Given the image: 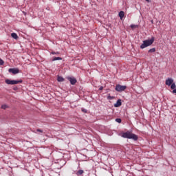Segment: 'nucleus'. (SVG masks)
Here are the masks:
<instances>
[{
	"label": "nucleus",
	"mask_w": 176,
	"mask_h": 176,
	"mask_svg": "<svg viewBox=\"0 0 176 176\" xmlns=\"http://www.w3.org/2000/svg\"><path fill=\"white\" fill-rule=\"evenodd\" d=\"M151 24H153V20L151 21Z\"/></svg>",
	"instance_id": "a878e982"
},
{
	"label": "nucleus",
	"mask_w": 176,
	"mask_h": 176,
	"mask_svg": "<svg viewBox=\"0 0 176 176\" xmlns=\"http://www.w3.org/2000/svg\"><path fill=\"white\" fill-rule=\"evenodd\" d=\"M58 82H64L65 79L63 78V76H58L57 78Z\"/></svg>",
	"instance_id": "f8f14e48"
},
{
	"label": "nucleus",
	"mask_w": 176,
	"mask_h": 176,
	"mask_svg": "<svg viewBox=\"0 0 176 176\" xmlns=\"http://www.w3.org/2000/svg\"><path fill=\"white\" fill-rule=\"evenodd\" d=\"M172 93L176 94V89H173V91H172Z\"/></svg>",
	"instance_id": "b1692460"
},
{
	"label": "nucleus",
	"mask_w": 176,
	"mask_h": 176,
	"mask_svg": "<svg viewBox=\"0 0 176 176\" xmlns=\"http://www.w3.org/2000/svg\"><path fill=\"white\" fill-rule=\"evenodd\" d=\"M116 122H117V123H122V119H120V118H116Z\"/></svg>",
	"instance_id": "dca6fc26"
},
{
	"label": "nucleus",
	"mask_w": 176,
	"mask_h": 176,
	"mask_svg": "<svg viewBox=\"0 0 176 176\" xmlns=\"http://www.w3.org/2000/svg\"><path fill=\"white\" fill-rule=\"evenodd\" d=\"M103 89H104V87H100L99 88V90H102Z\"/></svg>",
	"instance_id": "393cba45"
},
{
	"label": "nucleus",
	"mask_w": 176,
	"mask_h": 176,
	"mask_svg": "<svg viewBox=\"0 0 176 176\" xmlns=\"http://www.w3.org/2000/svg\"><path fill=\"white\" fill-rule=\"evenodd\" d=\"M155 42V37H151V39L145 40L143 43L140 45V49H145L148 46H151Z\"/></svg>",
	"instance_id": "f03ea898"
},
{
	"label": "nucleus",
	"mask_w": 176,
	"mask_h": 176,
	"mask_svg": "<svg viewBox=\"0 0 176 176\" xmlns=\"http://www.w3.org/2000/svg\"><path fill=\"white\" fill-rule=\"evenodd\" d=\"M173 82H174V80H173V78H168V79L166 80L165 85H166V86H171Z\"/></svg>",
	"instance_id": "423d86ee"
},
{
	"label": "nucleus",
	"mask_w": 176,
	"mask_h": 176,
	"mask_svg": "<svg viewBox=\"0 0 176 176\" xmlns=\"http://www.w3.org/2000/svg\"><path fill=\"white\" fill-rule=\"evenodd\" d=\"M51 54H60V52H51Z\"/></svg>",
	"instance_id": "6ab92c4d"
},
{
	"label": "nucleus",
	"mask_w": 176,
	"mask_h": 176,
	"mask_svg": "<svg viewBox=\"0 0 176 176\" xmlns=\"http://www.w3.org/2000/svg\"><path fill=\"white\" fill-rule=\"evenodd\" d=\"M108 100H112V98H113V97L111 96H109L107 97Z\"/></svg>",
	"instance_id": "4be33fe9"
},
{
	"label": "nucleus",
	"mask_w": 176,
	"mask_h": 176,
	"mask_svg": "<svg viewBox=\"0 0 176 176\" xmlns=\"http://www.w3.org/2000/svg\"><path fill=\"white\" fill-rule=\"evenodd\" d=\"M82 111L84 112V113H87V110L86 109H82Z\"/></svg>",
	"instance_id": "aec40b11"
},
{
	"label": "nucleus",
	"mask_w": 176,
	"mask_h": 176,
	"mask_svg": "<svg viewBox=\"0 0 176 176\" xmlns=\"http://www.w3.org/2000/svg\"><path fill=\"white\" fill-rule=\"evenodd\" d=\"M8 72L13 74V75H16L20 72V70H19L17 68H10L8 69Z\"/></svg>",
	"instance_id": "39448f33"
},
{
	"label": "nucleus",
	"mask_w": 176,
	"mask_h": 176,
	"mask_svg": "<svg viewBox=\"0 0 176 176\" xmlns=\"http://www.w3.org/2000/svg\"><path fill=\"white\" fill-rule=\"evenodd\" d=\"M11 36L14 39H19V36H17V34H16V33H12Z\"/></svg>",
	"instance_id": "9d476101"
},
{
	"label": "nucleus",
	"mask_w": 176,
	"mask_h": 176,
	"mask_svg": "<svg viewBox=\"0 0 176 176\" xmlns=\"http://www.w3.org/2000/svg\"><path fill=\"white\" fill-rule=\"evenodd\" d=\"M36 131H38V133H43V131L42 129H38L36 130Z\"/></svg>",
	"instance_id": "412c9836"
},
{
	"label": "nucleus",
	"mask_w": 176,
	"mask_h": 176,
	"mask_svg": "<svg viewBox=\"0 0 176 176\" xmlns=\"http://www.w3.org/2000/svg\"><path fill=\"white\" fill-rule=\"evenodd\" d=\"M155 52H156L155 48H151L148 50V53H155Z\"/></svg>",
	"instance_id": "4468645a"
},
{
	"label": "nucleus",
	"mask_w": 176,
	"mask_h": 176,
	"mask_svg": "<svg viewBox=\"0 0 176 176\" xmlns=\"http://www.w3.org/2000/svg\"><path fill=\"white\" fill-rule=\"evenodd\" d=\"M68 80L70 82L71 85H75L76 83V78L74 77H69Z\"/></svg>",
	"instance_id": "0eeeda50"
},
{
	"label": "nucleus",
	"mask_w": 176,
	"mask_h": 176,
	"mask_svg": "<svg viewBox=\"0 0 176 176\" xmlns=\"http://www.w3.org/2000/svg\"><path fill=\"white\" fill-rule=\"evenodd\" d=\"M6 108H8V105H6V104L1 105V109H6Z\"/></svg>",
	"instance_id": "f3484780"
},
{
	"label": "nucleus",
	"mask_w": 176,
	"mask_h": 176,
	"mask_svg": "<svg viewBox=\"0 0 176 176\" xmlns=\"http://www.w3.org/2000/svg\"><path fill=\"white\" fill-rule=\"evenodd\" d=\"M122 105V100L118 99L116 104H114L115 108H119Z\"/></svg>",
	"instance_id": "6e6552de"
},
{
	"label": "nucleus",
	"mask_w": 176,
	"mask_h": 176,
	"mask_svg": "<svg viewBox=\"0 0 176 176\" xmlns=\"http://www.w3.org/2000/svg\"><path fill=\"white\" fill-rule=\"evenodd\" d=\"M146 2H151V1L150 0H146Z\"/></svg>",
	"instance_id": "bb28decb"
},
{
	"label": "nucleus",
	"mask_w": 176,
	"mask_h": 176,
	"mask_svg": "<svg viewBox=\"0 0 176 176\" xmlns=\"http://www.w3.org/2000/svg\"><path fill=\"white\" fill-rule=\"evenodd\" d=\"M14 90H17V87H16V88H14Z\"/></svg>",
	"instance_id": "cd10ccee"
},
{
	"label": "nucleus",
	"mask_w": 176,
	"mask_h": 176,
	"mask_svg": "<svg viewBox=\"0 0 176 176\" xmlns=\"http://www.w3.org/2000/svg\"><path fill=\"white\" fill-rule=\"evenodd\" d=\"M58 60H63V58L61 57H54L52 58V61H57Z\"/></svg>",
	"instance_id": "ddd939ff"
},
{
	"label": "nucleus",
	"mask_w": 176,
	"mask_h": 176,
	"mask_svg": "<svg viewBox=\"0 0 176 176\" xmlns=\"http://www.w3.org/2000/svg\"><path fill=\"white\" fill-rule=\"evenodd\" d=\"M3 64H5V62L3 61V60L0 58V65H3Z\"/></svg>",
	"instance_id": "a211bd4d"
},
{
	"label": "nucleus",
	"mask_w": 176,
	"mask_h": 176,
	"mask_svg": "<svg viewBox=\"0 0 176 176\" xmlns=\"http://www.w3.org/2000/svg\"><path fill=\"white\" fill-rule=\"evenodd\" d=\"M125 89H127V86L126 85H120L118 84L116 86V91H118V93H122V91H124Z\"/></svg>",
	"instance_id": "20e7f679"
},
{
	"label": "nucleus",
	"mask_w": 176,
	"mask_h": 176,
	"mask_svg": "<svg viewBox=\"0 0 176 176\" xmlns=\"http://www.w3.org/2000/svg\"><path fill=\"white\" fill-rule=\"evenodd\" d=\"M118 16H119L120 20H123V18L124 17V12L120 11L118 14Z\"/></svg>",
	"instance_id": "1a4fd4ad"
},
{
	"label": "nucleus",
	"mask_w": 176,
	"mask_h": 176,
	"mask_svg": "<svg viewBox=\"0 0 176 176\" xmlns=\"http://www.w3.org/2000/svg\"><path fill=\"white\" fill-rule=\"evenodd\" d=\"M83 173H85V171L82 169H80L77 171L76 175H82V174H83Z\"/></svg>",
	"instance_id": "9b49d317"
},
{
	"label": "nucleus",
	"mask_w": 176,
	"mask_h": 176,
	"mask_svg": "<svg viewBox=\"0 0 176 176\" xmlns=\"http://www.w3.org/2000/svg\"><path fill=\"white\" fill-rule=\"evenodd\" d=\"M122 137L123 138H128V140H133V141H137L138 140V136L130 131H126L122 133Z\"/></svg>",
	"instance_id": "f257e3e1"
},
{
	"label": "nucleus",
	"mask_w": 176,
	"mask_h": 176,
	"mask_svg": "<svg viewBox=\"0 0 176 176\" xmlns=\"http://www.w3.org/2000/svg\"><path fill=\"white\" fill-rule=\"evenodd\" d=\"M175 87H176L175 83L172 82L171 86H170V88L172 89V90L175 89Z\"/></svg>",
	"instance_id": "2eb2a0df"
},
{
	"label": "nucleus",
	"mask_w": 176,
	"mask_h": 176,
	"mask_svg": "<svg viewBox=\"0 0 176 176\" xmlns=\"http://www.w3.org/2000/svg\"><path fill=\"white\" fill-rule=\"evenodd\" d=\"M6 83L7 85H19V83H23V80H16L6 79Z\"/></svg>",
	"instance_id": "7ed1b4c3"
},
{
	"label": "nucleus",
	"mask_w": 176,
	"mask_h": 176,
	"mask_svg": "<svg viewBox=\"0 0 176 176\" xmlns=\"http://www.w3.org/2000/svg\"><path fill=\"white\" fill-rule=\"evenodd\" d=\"M131 28H135V25H131Z\"/></svg>",
	"instance_id": "5701e85b"
}]
</instances>
